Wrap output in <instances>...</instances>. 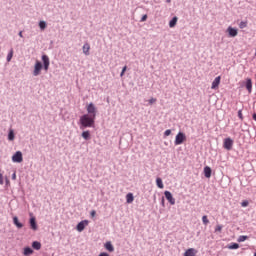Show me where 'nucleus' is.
I'll return each mask as SVG.
<instances>
[{
    "label": "nucleus",
    "mask_w": 256,
    "mask_h": 256,
    "mask_svg": "<svg viewBox=\"0 0 256 256\" xmlns=\"http://www.w3.org/2000/svg\"><path fill=\"white\" fill-rule=\"evenodd\" d=\"M178 18L177 16L173 17L172 20L169 22V27L173 28L175 25H177Z\"/></svg>",
    "instance_id": "nucleus-21"
},
{
    "label": "nucleus",
    "mask_w": 256,
    "mask_h": 256,
    "mask_svg": "<svg viewBox=\"0 0 256 256\" xmlns=\"http://www.w3.org/2000/svg\"><path fill=\"white\" fill-rule=\"evenodd\" d=\"M87 113H89V115L91 117H96L97 116V108L95 107V104L93 103H90L88 106H87Z\"/></svg>",
    "instance_id": "nucleus-4"
},
{
    "label": "nucleus",
    "mask_w": 256,
    "mask_h": 256,
    "mask_svg": "<svg viewBox=\"0 0 256 256\" xmlns=\"http://www.w3.org/2000/svg\"><path fill=\"white\" fill-rule=\"evenodd\" d=\"M12 179H13V181H15V180L17 179V173L14 172V173L12 174Z\"/></svg>",
    "instance_id": "nucleus-40"
},
{
    "label": "nucleus",
    "mask_w": 256,
    "mask_h": 256,
    "mask_svg": "<svg viewBox=\"0 0 256 256\" xmlns=\"http://www.w3.org/2000/svg\"><path fill=\"white\" fill-rule=\"evenodd\" d=\"M224 149H227V151H231L233 149V139L226 138L224 140Z\"/></svg>",
    "instance_id": "nucleus-7"
},
{
    "label": "nucleus",
    "mask_w": 256,
    "mask_h": 256,
    "mask_svg": "<svg viewBox=\"0 0 256 256\" xmlns=\"http://www.w3.org/2000/svg\"><path fill=\"white\" fill-rule=\"evenodd\" d=\"M239 27L240 29H245V27H247V22H240Z\"/></svg>",
    "instance_id": "nucleus-33"
},
{
    "label": "nucleus",
    "mask_w": 256,
    "mask_h": 256,
    "mask_svg": "<svg viewBox=\"0 0 256 256\" xmlns=\"http://www.w3.org/2000/svg\"><path fill=\"white\" fill-rule=\"evenodd\" d=\"M228 249H239V244L237 243H232L228 246Z\"/></svg>",
    "instance_id": "nucleus-28"
},
{
    "label": "nucleus",
    "mask_w": 256,
    "mask_h": 256,
    "mask_svg": "<svg viewBox=\"0 0 256 256\" xmlns=\"http://www.w3.org/2000/svg\"><path fill=\"white\" fill-rule=\"evenodd\" d=\"M185 141H187V136H185V133L179 132L176 135L174 143H175V145H183V143H185Z\"/></svg>",
    "instance_id": "nucleus-2"
},
{
    "label": "nucleus",
    "mask_w": 256,
    "mask_h": 256,
    "mask_svg": "<svg viewBox=\"0 0 256 256\" xmlns=\"http://www.w3.org/2000/svg\"><path fill=\"white\" fill-rule=\"evenodd\" d=\"M141 21H142V22L147 21V14H145V15L142 16Z\"/></svg>",
    "instance_id": "nucleus-39"
},
{
    "label": "nucleus",
    "mask_w": 256,
    "mask_h": 256,
    "mask_svg": "<svg viewBox=\"0 0 256 256\" xmlns=\"http://www.w3.org/2000/svg\"><path fill=\"white\" fill-rule=\"evenodd\" d=\"M156 184H157V187H159V189H163V187H165L163 185V180L161 178L156 179Z\"/></svg>",
    "instance_id": "nucleus-24"
},
{
    "label": "nucleus",
    "mask_w": 256,
    "mask_h": 256,
    "mask_svg": "<svg viewBox=\"0 0 256 256\" xmlns=\"http://www.w3.org/2000/svg\"><path fill=\"white\" fill-rule=\"evenodd\" d=\"M227 33H228L229 37H237V35L239 34V31L237 30V28H233V27L229 26L227 28Z\"/></svg>",
    "instance_id": "nucleus-9"
},
{
    "label": "nucleus",
    "mask_w": 256,
    "mask_h": 256,
    "mask_svg": "<svg viewBox=\"0 0 256 256\" xmlns=\"http://www.w3.org/2000/svg\"><path fill=\"white\" fill-rule=\"evenodd\" d=\"M41 69H43V64L39 60H37L34 65V71H33L34 77L41 75Z\"/></svg>",
    "instance_id": "nucleus-3"
},
{
    "label": "nucleus",
    "mask_w": 256,
    "mask_h": 256,
    "mask_svg": "<svg viewBox=\"0 0 256 256\" xmlns=\"http://www.w3.org/2000/svg\"><path fill=\"white\" fill-rule=\"evenodd\" d=\"M0 185H3V174L0 173Z\"/></svg>",
    "instance_id": "nucleus-41"
},
{
    "label": "nucleus",
    "mask_w": 256,
    "mask_h": 256,
    "mask_svg": "<svg viewBox=\"0 0 256 256\" xmlns=\"http://www.w3.org/2000/svg\"><path fill=\"white\" fill-rule=\"evenodd\" d=\"M254 256H256V253L254 254Z\"/></svg>",
    "instance_id": "nucleus-45"
},
{
    "label": "nucleus",
    "mask_w": 256,
    "mask_h": 256,
    "mask_svg": "<svg viewBox=\"0 0 256 256\" xmlns=\"http://www.w3.org/2000/svg\"><path fill=\"white\" fill-rule=\"evenodd\" d=\"M30 227L33 231H37V221L35 217L30 218Z\"/></svg>",
    "instance_id": "nucleus-13"
},
{
    "label": "nucleus",
    "mask_w": 256,
    "mask_h": 256,
    "mask_svg": "<svg viewBox=\"0 0 256 256\" xmlns=\"http://www.w3.org/2000/svg\"><path fill=\"white\" fill-rule=\"evenodd\" d=\"M12 161H13V163H23V153H21V151H17L12 156Z\"/></svg>",
    "instance_id": "nucleus-5"
},
{
    "label": "nucleus",
    "mask_w": 256,
    "mask_h": 256,
    "mask_svg": "<svg viewBox=\"0 0 256 256\" xmlns=\"http://www.w3.org/2000/svg\"><path fill=\"white\" fill-rule=\"evenodd\" d=\"M221 231H223V226L217 225V226L215 227V233H221Z\"/></svg>",
    "instance_id": "nucleus-30"
},
{
    "label": "nucleus",
    "mask_w": 256,
    "mask_h": 256,
    "mask_svg": "<svg viewBox=\"0 0 256 256\" xmlns=\"http://www.w3.org/2000/svg\"><path fill=\"white\" fill-rule=\"evenodd\" d=\"M238 117L241 121H243V111L242 110H239L238 111Z\"/></svg>",
    "instance_id": "nucleus-34"
},
{
    "label": "nucleus",
    "mask_w": 256,
    "mask_h": 256,
    "mask_svg": "<svg viewBox=\"0 0 256 256\" xmlns=\"http://www.w3.org/2000/svg\"><path fill=\"white\" fill-rule=\"evenodd\" d=\"M80 123L82 127H93L95 125V116H90L89 114H84L80 118Z\"/></svg>",
    "instance_id": "nucleus-1"
},
{
    "label": "nucleus",
    "mask_w": 256,
    "mask_h": 256,
    "mask_svg": "<svg viewBox=\"0 0 256 256\" xmlns=\"http://www.w3.org/2000/svg\"><path fill=\"white\" fill-rule=\"evenodd\" d=\"M42 61H43V65H44V70L49 71V65L51 64V62L49 60V56L42 55Z\"/></svg>",
    "instance_id": "nucleus-8"
},
{
    "label": "nucleus",
    "mask_w": 256,
    "mask_h": 256,
    "mask_svg": "<svg viewBox=\"0 0 256 256\" xmlns=\"http://www.w3.org/2000/svg\"><path fill=\"white\" fill-rule=\"evenodd\" d=\"M197 255V250L194 248H190L185 251L184 256H196Z\"/></svg>",
    "instance_id": "nucleus-14"
},
{
    "label": "nucleus",
    "mask_w": 256,
    "mask_h": 256,
    "mask_svg": "<svg viewBox=\"0 0 256 256\" xmlns=\"http://www.w3.org/2000/svg\"><path fill=\"white\" fill-rule=\"evenodd\" d=\"M246 89L248 93H251V91H253V81L251 80V78L246 79Z\"/></svg>",
    "instance_id": "nucleus-12"
},
{
    "label": "nucleus",
    "mask_w": 256,
    "mask_h": 256,
    "mask_svg": "<svg viewBox=\"0 0 256 256\" xmlns=\"http://www.w3.org/2000/svg\"><path fill=\"white\" fill-rule=\"evenodd\" d=\"M202 223H204V225H209V219L207 218V215L202 217Z\"/></svg>",
    "instance_id": "nucleus-29"
},
{
    "label": "nucleus",
    "mask_w": 256,
    "mask_h": 256,
    "mask_svg": "<svg viewBox=\"0 0 256 256\" xmlns=\"http://www.w3.org/2000/svg\"><path fill=\"white\" fill-rule=\"evenodd\" d=\"M204 175L207 179L211 178V167L209 166L204 167Z\"/></svg>",
    "instance_id": "nucleus-16"
},
{
    "label": "nucleus",
    "mask_w": 256,
    "mask_h": 256,
    "mask_svg": "<svg viewBox=\"0 0 256 256\" xmlns=\"http://www.w3.org/2000/svg\"><path fill=\"white\" fill-rule=\"evenodd\" d=\"M82 51L84 55H89V51H91V45H89V43H85L82 47Z\"/></svg>",
    "instance_id": "nucleus-15"
},
{
    "label": "nucleus",
    "mask_w": 256,
    "mask_h": 256,
    "mask_svg": "<svg viewBox=\"0 0 256 256\" xmlns=\"http://www.w3.org/2000/svg\"><path fill=\"white\" fill-rule=\"evenodd\" d=\"M39 27L42 31L47 28V23L45 21H40L39 22Z\"/></svg>",
    "instance_id": "nucleus-26"
},
{
    "label": "nucleus",
    "mask_w": 256,
    "mask_h": 256,
    "mask_svg": "<svg viewBox=\"0 0 256 256\" xmlns=\"http://www.w3.org/2000/svg\"><path fill=\"white\" fill-rule=\"evenodd\" d=\"M105 249L110 253H113V251H115V248L113 247V244H111V242L105 243Z\"/></svg>",
    "instance_id": "nucleus-17"
},
{
    "label": "nucleus",
    "mask_w": 256,
    "mask_h": 256,
    "mask_svg": "<svg viewBox=\"0 0 256 256\" xmlns=\"http://www.w3.org/2000/svg\"><path fill=\"white\" fill-rule=\"evenodd\" d=\"M253 119H254V121H256V113L255 114H253Z\"/></svg>",
    "instance_id": "nucleus-44"
},
{
    "label": "nucleus",
    "mask_w": 256,
    "mask_h": 256,
    "mask_svg": "<svg viewBox=\"0 0 256 256\" xmlns=\"http://www.w3.org/2000/svg\"><path fill=\"white\" fill-rule=\"evenodd\" d=\"M98 256H110V255L108 253H106V252H102Z\"/></svg>",
    "instance_id": "nucleus-42"
},
{
    "label": "nucleus",
    "mask_w": 256,
    "mask_h": 256,
    "mask_svg": "<svg viewBox=\"0 0 256 256\" xmlns=\"http://www.w3.org/2000/svg\"><path fill=\"white\" fill-rule=\"evenodd\" d=\"M247 239H248L247 236H240V237L238 238V242H239V243H243V241H247Z\"/></svg>",
    "instance_id": "nucleus-31"
},
{
    "label": "nucleus",
    "mask_w": 256,
    "mask_h": 256,
    "mask_svg": "<svg viewBox=\"0 0 256 256\" xmlns=\"http://www.w3.org/2000/svg\"><path fill=\"white\" fill-rule=\"evenodd\" d=\"M91 217H95L97 215V212L95 210H92L90 212Z\"/></svg>",
    "instance_id": "nucleus-38"
},
{
    "label": "nucleus",
    "mask_w": 256,
    "mask_h": 256,
    "mask_svg": "<svg viewBox=\"0 0 256 256\" xmlns=\"http://www.w3.org/2000/svg\"><path fill=\"white\" fill-rule=\"evenodd\" d=\"M133 201H135V197H133V193H128L126 195V202L130 204V203H133Z\"/></svg>",
    "instance_id": "nucleus-19"
},
{
    "label": "nucleus",
    "mask_w": 256,
    "mask_h": 256,
    "mask_svg": "<svg viewBox=\"0 0 256 256\" xmlns=\"http://www.w3.org/2000/svg\"><path fill=\"white\" fill-rule=\"evenodd\" d=\"M89 225V220H83L80 223L77 224L76 229L81 233L82 231L85 230V228Z\"/></svg>",
    "instance_id": "nucleus-6"
},
{
    "label": "nucleus",
    "mask_w": 256,
    "mask_h": 256,
    "mask_svg": "<svg viewBox=\"0 0 256 256\" xmlns=\"http://www.w3.org/2000/svg\"><path fill=\"white\" fill-rule=\"evenodd\" d=\"M32 247H33V249H36V251H39V249H41V242L34 241L32 243Z\"/></svg>",
    "instance_id": "nucleus-22"
},
{
    "label": "nucleus",
    "mask_w": 256,
    "mask_h": 256,
    "mask_svg": "<svg viewBox=\"0 0 256 256\" xmlns=\"http://www.w3.org/2000/svg\"><path fill=\"white\" fill-rule=\"evenodd\" d=\"M19 37H23V31L19 32Z\"/></svg>",
    "instance_id": "nucleus-43"
},
{
    "label": "nucleus",
    "mask_w": 256,
    "mask_h": 256,
    "mask_svg": "<svg viewBox=\"0 0 256 256\" xmlns=\"http://www.w3.org/2000/svg\"><path fill=\"white\" fill-rule=\"evenodd\" d=\"M8 140L9 141H14L15 140V132L13 130L9 131Z\"/></svg>",
    "instance_id": "nucleus-23"
},
{
    "label": "nucleus",
    "mask_w": 256,
    "mask_h": 256,
    "mask_svg": "<svg viewBox=\"0 0 256 256\" xmlns=\"http://www.w3.org/2000/svg\"><path fill=\"white\" fill-rule=\"evenodd\" d=\"M24 255L28 256V255H33V249L26 247L24 248Z\"/></svg>",
    "instance_id": "nucleus-25"
},
{
    "label": "nucleus",
    "mask_w": 256,
    "mask_h": 256,
    "mask_svg": "<svg viewBox=\"0 0 256 256\" xmlns=\"http://www.w3.org/2000/svg\"><path fill=\"white\" fill-rule=\"evenodd\" d=\"M125 71H127V66L123 67L120 77H123L125 75Z\"/></svg>",
    "instance_id": "nucleus-36"
},
{
    "label": "nucleus",
    "mask_w": 256,
    "mask_h": 256,
    "mask_svg": "<svg viewBox=\"0 0 256 256\" xmlns=\"http://www.w3.org/2000/svg\"><path fill=\"white\" fill-rule=\"evenodd\" d=\"M241 207H249V201L243 200L241 203Z\"/></svg>",
    "instance_id": "nucleus-32"
},
{
    "label": "nucleus",
    "mask_w": 256,
    "mask_h": 256,
    "mask_svg": "<svg viewBox=\"0 0 256 256\" xmlns=\"http://www.w3.org/2000/svg\"><path fill=\"white\" fill-rule=\"evenodd\" d=\"M164 135H165V137H169V135H171V130L170 129L166 130L164 132Z\"/></svg>",
    "instance_id": "nucleus-37"
},
{
    "label": "nucleus",
    "mask_w": 256,
    "mask_h": 256,
    "mask_svg": "<svg viewBox=\"0 0 256 256\" xmlns=\"http://www.w3.org/2000/svg\"><path fill=\"white\" fill-rule=\"evenodd\" d=\"M164 195L170 205H175V198H173V194H171V192L165 191Z\"/></svg>",
    "instance_id": "nucleus-10"
},
{
    "label": "nucleus",
    "mask_w": 256,
    "mask_h": 256,
    "mask_svg": "<svg viewBox=\"0 0 256 256\" xmlns=\"http://www.w3.org/2000/svg\"><path fill=\"white\" fill-rule=\"evenodd\" d=\"M13 223H14V225H16V227H17L18 229L23 228V224H22L21 222H19V218H17V216H15V217L13 218Z\"/></svg>",
    "instance_id": "nucleus-18"
},
{
    "label": "nucleus",
    "mask_w": 256,
    "mask_h": 256,
    "mask_svg": "<svg viewBox=\"0 0 256 256\" xmlns=\"http://www.w3.org/2000/svg\"><path fill=\"white\" fill-rule=\"evenodd\" d=\"M82 137L85 139V141H89V139H91V133L89 131H84L82 133Z\"/></svg>",
    "instance_id": "nucleus-20"
},
{
    "label": "nucleus",
    "mask_w": 256,
    "mask_h": 256,
    "mask_svg": "<svg viewBox=\"0 0 256 256\" xmlns=\"http://www.w3.org/2000/svg\"><path fill=\"white\" fill-rule=\"evenodd\" d=\"M148 103H149L150 105H153V103H157V99H156V98H151V99L148 101Z\"/></svg>",
    "instance_id": "nucleus-35"
},
{
    "label": "nucleus",
    "mask_w": 256,
    "mask_h": 256,
    "mask_svg": "<svg viewBox=\"0 0 256 256\" xmlns=\"http://www.w3.org/2000/svg\"><path fill=\"white\" fill-rule=\"evenodd\" d=\"M13 59V49L10 50V52L7 55V61L8 63Z\"/></svg>",
    "instance_id": "nucleus-27"
},
{
    "label": "nucleus",
    "mask_w": 256,
    "mask_h": 256,
    "mask_svg": "<svg viewBox=\"0 0 256 256\" xmlns=\"http://www.w3.org/2000/svg\"><path fill=\"white\" fill-rule=\"evenodd\" d=\"M220 84H221V76H217L212 82L211 89H218Z\"/></svg>",
    "instance_id": "nucleus-11"
}]
</instances>
